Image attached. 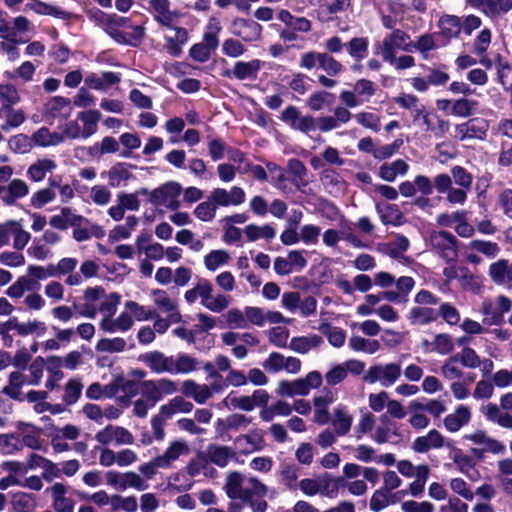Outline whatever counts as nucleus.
<instances>
[{"label": "nucleus", "instance_id": "f257e3e1", "mask_svg": "<svg viewBox=\"0 0 512 512\" xmlns=\"http://www.w3.org/2000/svg\"><path fill=\"white\" fill-rule=\"evenodd\" d=\"M401 373V365L398 363L375 364L368 368L363 380L368 384L379 383L382 387H390L400 379Z\"/></svg>", "mask_w": 512, "mask_h": 512}, {"label": "nucleus", "instance_id": "f03ea898", "mask_svg": "<svg viewBox=\"0 0 512 512\" xmlns=\"http://www.w3.org/2000/svg\"><path fill=\"white\" fill-rule=\"evenodd\" d=\"M463 438L479 446L471 449L472 455L478 460H483L486 453L494 455H501L505 453V445L490 437L487 432L483 430H475L471 433L465 434Z\"/></svg>", "mask_w": 512, "mask_h": 512}, {"label": "nucleus", "instance_id": "7ed1b4c3", "mask_svg": "<svg viewBox=\"0 0 512 512\" xmlns=\"http://www.w3.org/2000/svg\"><path fill=\"white\" fill-rule=\"evenodd\" d=\"M397 50L412 52L410 36L401 29H394L387 34L378 46V53L381 54L384 61L392 60Z\"/></svg>", "mask_w": 512, "mask_h": 512}, {"label": "nucleus", "instance_id": "20e7f679", "mask_svg": "<svg viewBox=\"0 0 512 512\" xmlns=\"http://www.w3.org/2000/svg\"><path fill=\"white\" fill-rule=\"evenodd\" d=\"M429 242L432 249L447 263L454 262L458 256V240L450 232L433 231L430 234Z\"/></svg>", "mask_w": 512, "mask_h": 512}, {"label": "nucleus", "instance_id": "39448f33", "mask_svg": "<svg viewBox=\"0 0 512 512\" xmlns=\"http://www.w3.org/2000/svg\"><path fill=\"white\" fill-rule=\"evenodd\" d=\"M182 187L178 182L169 181L149 193V201L155 206H164L170 210L180 207L179 196Z\"/></svg>", "mask_w": 512, "mask_h": 512}, {"label": "nucleus", "instance_id": "423d86ee", "mask_svg": "<svg viewBox=\"0 0 512 512\" xmlns=\"http://www.w3.org/2000/svg\"><path fill=\"white\" fill-rule=\"evenodd\" d=\"M94 438L102 446L132 445L134 443V436L128 429L112 424L96 432Z\"/></svg>", "mask_w": 512, "mask_h": 512}, {"label": "nucleus", "instance_id": "0eeeda50", "mask_svg": "<svg viewBox=\"0 0 512 512\" xmlns=\"http://www.w3.org/2000/svg\"><path fill=\"white\" fill-rule=\"evenodd\" d=\"M148 10L153 19L165 28H172L181 17L180 11L172 8L170 0H149Z\"/></svg>", "mask_w": 512, "mask_h": 512}, {"label": "nucleus", "instance_id": "6e6552de", "mask_svg": "<svg viewBox=\"0 0 512 512\" xmlns=\"http://www.w3.org/2000/svg\"><path fill=\"white\" fill-rule=\"evenodd\" d=\"M107 485L116 490L124 491L127 488H133L138 491H143L147 488L145 481L133 471L120 473L114 470H109L105 473Z\"/></svg>", "mask_w": 512, "mask_h": 512}, {"label": "nucleus", "instance_id": "1a4fd4ad", "mask_svg": "<svg viewBox=\"0 0 512 512\" xmlns=\"http://www.w3.org/2000/svg\"><path fill=\"white\" fill-rule=\"evenodd\" d=\"M281 120L292 129L308 134L317 129V118L311 115H302L295 106H288L281 114Z\"/></svg>", "mask_w": 512, "mask_h": 512}, {"label": "nucleus", "instance_id": "9d476101", "mask_svg": "<svg viewBox=\"0 0 512 512\" xmlns=\"http://www.w3.org/2000/svg\"><path fill=\"white\" fill-rule=\"evenodd\" d=\"M151 296L157 310L166 315H170V319L173 323H179L182 321V315L179 311L178 300L169 295L164 289H153Z\"/></svg>", "mask_w": 512, "mask_h": 512}, {"label": "nucleus", "instance_id": "9b49d317", "mask_svg": "<svg viewBox=\"0 0 512 512\" xmlns=\"http://www.w3.org/2000/svg\"><path fill=\"white\" fill-rule=\"evenodd\" d=\"M210 199L218 207L239 206L245 202V192L239 186H233L230 190L225 188H214L210 194Z\"/></svg>", "mask_w": 512, "mask_h": 512}, {"label": "nucleus", "instance_id": "f8f14e48", "mask_svg": "<svg viewBox=\"0 0 512 512\" xmlns=\"http://www.w3.org/2000/svg\"><path fill=\"white\" fill-rule=\"evenodd\" d=\"M333 429L339 436H346L353 425L354 415L348 405L339 403L337 404L332 413H330V421Z\"/></svg>", "mask_w": 512, "mask_h": 512}, {"label": "nucleus", "instance_id": "ddd939ff", "mask_svg": "<svg viewBox=\"0 0 512 512\" xmlns=\"http://www.w3.org/2000/svg\"><path fill=\"white\" fill-rule=\"evenodd\" d=\"M472 419L471 408L460 404L455 407L452 413L447 414L443 419L444 428L450 433H456L467 426Z\"/></svg>", "mask_w": 512, "mask_h": 512}, {"label": "nucleus", "instance_id": "4468645a", "mask_svg": "<svg viewBox=\"0 0 512 512\" xmlns=\"http://www.w3.org/2000/svg\"><path fill=\"white\" fill-rule=\"evenodd\" d=\"M236 448L244 454L260 451L264 448V432L261 429H253L247 434L235 438Z\"/></svg>", "mask_w": 512, "mask_h": 512}, {"label": "nucleus", "instance_id": "2eb2a0df", "mask_svg": "<svg viewBox=\"0 0 512 512\" xmlns=\"http://www.w3.org/2000/svg\"><path fill=\"white\" fill-rule=\"evenodd\" d=\"M190 451V445L186 440L174 439L169 443L163 454L158 457L162 462L163 469H170L175 461L181 456L189 455Z\"/></svg>", "mask_w": 512, "mask_h": 512}, {"label": "nucleus", "instance_id": "dca6fc26", "mask_svg": "<svg viewBox=\"0 0 512 512\" xmlns=\"http://www.w3.org/2000/svg\"><path fill=\"white\" fill-rule=\"evenodd\" d=\"M444 446H446V439L436 429H432L425 435L417 437L412 443V449L416 453H426L432 449H442Z\"/></svg>", "mask_w": 512, "mask_h": 512}, {"label": "nucleus", "instance_id": "f3484780", "mask_svg": "<svg viewBox=\"0 0 512 512\" xmlns=\"http://www.w3.org/2000/svg\"><path fill=\"white\" fill-rule=\"evenodd\" d=\"M170 34L165 35V50L173 57H178L182 53V47L188 41V32L185 28L175 24L172 28H167Z\"/></svg>", "mask_w": 512, "mask_h": 512}, {"label": "nucleus", "instance_id": "a211bd4d", "mask_svg": "<svg viewBox=\"0 0 512 512\" xmlns=\"http://www.w3.org/2000/svg\"><path fill=\"white\" fill-rule=\"evenodd\" d=\"M231 302L232 298L229 295L223 293L214 294L213 285L208 280L206 292L203 295V307L211 312L221 313L230 306Z\"/></svg>", "mask_w": 512, "mask_h": 512}, {"label": "nucleus", "instance_id": "6ab92c4d", "mask_svg": "<svg viewBox=\"0 0 512 512\" xmlns=\"http://www.w3.org/2000/svg\"><path fill=\"white\" fill-rule=\"evenodd\" d=\"M47 491L52 498V506L57 512H73L74 500L67 496L68 488L62 483H54Z\"/></svg>", "mask_w": 512, "mask_h": 512}, {"label": "nucleus", "instance_id": "aec40b11", "mask_svg": "<svg viewBox=\"0 0 512 512\" xmlns=\"http://www.w3.org/2000/svg\"><path fill=\"white\" fill-rule=\"evenodd\" d=\"M454 132V137L461 141L466 139H483L486 134V126L484 121L473 119L456 125Z\"/></svg>", "mask_w": 512, "mask_h": 512}, {"label": "nucleus", "instance_id": "412c9836", "mask_svg": "<svg viewBox=\"0 0 512 512\" xmlns=\"http://www.w3.org/2000/svg\"><path fill=\"white\" fill-rule=\"evenodd\" d=\"M170 362L169 374L171 375L190 374L199 368V361L187 353L171 355Z\"/></svg>", "mask_w": 512, "mask_h": 512}, {"label": "nucleus", "instance_id": "4be33fe9", "mask_svg": "<svg viewBox=\"0 0 512 512\" xmlns=\"http://www.w3.org/2000/svg\"><path fill=\"white\" fill-rule=\"evenodd\" d=\"M488 275L496 285L512 284V262L500 259L489 266Z\"/></svg>", "mask_w": 512, "mask_h": 512}, {"label": "nucleus", "instance_id": "5701e85b", "mask_svg": "<svg viewBox=\"0 0 512 512\" xmlns=\"http://www.w3.org/2000/svg\"><path fill=\"white\" fill-rule=\"evenodd\" d=\"M57 163L51 158H40L35 160L27 169L26 175L32 182H42L46 176L53 173Z\"/></svg>", "mask_w": 512, "mask_h": 512}, {"label": "nucleus", "instance_id": "b1692460", "mask_svg": "<svg viewBox=\"0 0 512 512\" xmlns=\"http://www.w3.org/2000/svg\"><path fill=\"white\" fill-rule=\"evenodd\" d=\"M28 385V376L20 370L12 371L8 375V384L3 387L2 393L17 401L23 400L22 387Z\"/></svg>", "mask_w": 512, "mask_h": 512}, {"label": "nucleus", "instance_id": "393cba45", "mask_svg": "<svg viewBox=\"0 0 512 512\" xmlns=\"http://www.w3.org/2000/svg\"><path fill=\"white\" fill-rule=\"evenodd\" d=\"M261 31L262 27L253 20L237 19L233 22V33L246 42L258 40Z\"/></svg>", "mask_w": 512, "mask_h": 512}, {"label": "nucleus", "instance_id": "a878e982", "mask_svg": "<svg viewBox=\"0 0 512 512\" xmlns=\"http://www.w3.org/2000/svg\"><path fill=\"white\" fill-rule=\"evenodd\" d=\"M182 394L192 398L198 404L206 403L212 397V388L206 384H198L192 379L182 382Z\"/></svg>", "mask_w": 512, "mask_h": 512}, {"label": "nucleus", "instance_id": "bb28decb", "mask_svg": "<svg viewBox=\"0 0 512 512\" xmlns=\"http://www.w3.org/2000/svg\"><path fill=\"white\" fill-rule=\"evenodd\" d=\"M262 66V62L258 59H253L251 61H237L234 64L233 70L224 72L223 75L231 76V74L237 78L238 80H253L256 79L258 72L260 71Z\"/></svg>", "mask_w": 512, "mask_h": 512}, {"label": "nucleus", "instance_id": "cd10ccee", "mask_svg": "<svg viewBox=\"0 0 512 512\" xmlns=\"http://www.w3.org/2000/svg\"><path fill=\"white\" fill-rule=\"evenodd\" d=\"M5 189L6 193L2 195V201L6 206L16 205L17 201L26 197L30 191L29 185L19 178L11 180Z\"/></svg>", "mask_w": 512, "mask_h": 512}, {"label": "nucleus", "instance_id": "c85d7f7f", "mask_svg": "<svg viewBox=\"0 0 512 512\" xmlns=\"http://www.w3.org/2000/svg\"><path fill=\"white\" fill-rule=\"evenodd\" d=\"M323 344V338L318 334L296 336L290 340L289 348L298 354H307L318 349Z\"/></svg>", "mask_w": 512, "mask_h": 512}, {"label": "nucleus", "instance_id": "c756f323", "mask_svg": "<svg viewBox=\"0 0 512 512\" xmlns=\"http://www.w3.org/2000/svg\"><path fill=\"white\" fill-rule=\"evenodd\" d=\"M19 436L21 437L22 447L26 446L32 450H41L42 441L40 439V430L30 423L19 422L17 424Z\"/></svg>", "mask_w": 512, "mask_h": 512}, {"label": "nucleus", "instance_id": "7c9ffc66", "mask_svg": "<svg viewBox=\"0 0 512 512\" xmlns=\"http://www.w3.org/2000/svg\"><path fill=\"white\" fill-rule=\"evenodd\" d=\"M334 402V396L331 392L325 395L316 396L313 399L314 403V416L313 420L319 425H326L330 421L329 406Z\"/></svg>", "mask_w": 512, "mask_h": 512}, {"label": "nucleus", "instance_id": "2f4dec72", "mask_svg": "<svg viewBox=\"0 0 512 512\" xmlns=\"http://www.w3.org/2000/svg\"><path fill=\"white\" fill-rule=\"evenodd\" d=\"M86 221L82 216L75 214L70 208L64 207L59 214L53 215L49 224L57 229L65 230L69 226H81Z\"/></svg>", "mask_w": 512, "mask_h": 512}, {"label": "nucleus", "instance_id": "473e14b6", "mask_svg": "<svg viewBox=\"0 0 512 512\" xmlns=\"http://www.w3.org/2000/svg\"><path fill=\"white\" fill-rule=\"evenodd\" d=\"M236 456L235 451L228 446L209 445L205 452L207 460L218 467H226L229 461Z\"/></svg>", "mask_w": 512, "mask_h": 512}, {"label": "nucleus", "instance_id": "72a5a7b5", "mask_svg": "<svg viewBox=\"0 0 512 512\" xmlns=\"http://www.w3.org/2000/svg\"><path fill=\"white\" fill-rule=\"evenodd\" d=\"M243 480V475L237 471L227 475L224 490L230 499L249 500L248 491L242 488Z\"/></svg>", "mask_w": 512, "mask_h": 512}, {"label": "nucleus", "instance_id": "f704fd0d", "mask_svg": "<svg viewBox=\"0 0 512 512\" xmlns=\"http://www.w3.org/2000/svg\"><path fill=\"white\" fill-rule=\"evenodd\" d=\"M121 77L115 72H103L102 74L91 73L86 76L85 83L92 89L106 91L108 88L120 82Z\"/></svg>", "mask_w": 512, "mask_h": 512}, {"label": "nucleus", "instance_id": "c9c22d12", "mask_svg": "<svg viewBox=\"0 0 512 512\" xmlns=\"http://www.w3.org/2000/svg\"><path fill=\"white\" fill-rule=\"evenodd\" d=\"M278 19L296 33H308L312 29V22L306 17L292 15L288 10L279 11Z\"/></svg>", "mask_w": 512, "mask_h": 512}, {"label": "nucleus", "instance_id": "e433bc0d", "mask_svg": "<svg viewBox=\"0 0 512 512\" xmlns=\"http://www.w3.org/2000/svg\"><path fill=\"white\" fill-rule=\"evenodd\" d=\"M411 325L425 326L437 319V312L430 307L414 306L407 313Z\"/></svg>", "mask_w": 512, "mask_h": 512}, {"label": "nucleus", "instance_id": "4c0bfd02", "mask_svg": "<svg viewBox=\"0 0 512 512\" xmlns=\"http://www.w3.org/2000/svg\"><path fill=\"white\" fill-rule=\"evenodd\" d=\"M0 118L4 121L1 130L8 131L21 126L26 120V115L22 109L0 107Z\"/></svg>", "mask_w": 512, "mask_h": 512}, {"label": "nucleus", "instance_id": "58836bf2", "mask_svg": "<svg viewBox=\"0 0 512 512\" xmlns=\"http://www.w3.org/2000/svg\"><path fill=\"white\" fill-rule=\"evenodd\" d=\"M440 34L447 40L456 38L462 31L461 18L455 15H443L438 21Z\"/></svg>", "mask_w": 512, "mask_h": 512}, {"label": "nucleus", "instance_id": "ea45409f", "mask_svg": "<svg viewBox=\"0 0 512 512\" xmlns=\"http://www.w3.org/2000/svg\"><path fill=\"white\" fill-rule=\"evenodd\" d=\"M144 363L155 373L162 374L170 372L171 356L153 351L143 356Z\"/></svg>", "mask_w": 512, "mask_h": 512}, {"label": "nucleus", "instance_id": "a19ab883", "mask_svg": "<svg viewBox=\"0 0 512 512\" xmlns=\"http://www.w3.org/2000/svg\"><path fill=\"white\" fill-rule=\"evenodd\" d=\"M32 141L39 147H52L61 144L64 137L61 133L52 132L46 127H41L32 134Z\"/></svg>", "mask_w": 512, "mask_h": 512}, {"label": "nucleus", "instance_id": "79ce46f5", "mask_svg": "<svg viewBox=\"0 0 512 512\" xmlns=\"http://www.w3.org/2000/svg\"><path fill=\"white\" fill-rule=\"evenodd\" d=\"M408 168V164L402 159H397L391 163H384L379 168V177L384 181L393 182L398 175H405Z\"/></svg>", "mask_w": 512, "mask_h": 512}, {"label": "nucleus", "instance_id": "37998d69", "mask_svg": "<svg viewBox=\"0 0 512 512\" xmlns=\"http://www.w3.org/2000/svg\"><path fill=\"white\" fill-rule=\"evenodd\" d=\"M244 234L248 241L255 242L259 239H273L276 236V230L272 224L268 223L261 226L249 224L244 228Z\"/></svg>", "mask_w": 512, "mask_h": 512}, {"label": "nucleus", "instance_id": "c03bdc74", "mask_svg": "<svg viewBox=\"0 0 512 512\" xmlns=\"http://www.w3.org/2000/svg\"><path fill=\"white\" fill-rule=\"evenodd\" d=\"M344 486L342 477H333L325 474L321 476L320 495L329 499H335L339 495L340 489Z\"/></svg>", "mask_w": 512, "mask_h": 512}, {"label": "nucleus", "instance_id": "a18cd8bd", "mask_svg": "<svg viewBox=\"0 0 512 512\" xmlns=\"http://www.w3.org/2000/svg\"><path fill=\"white\" fill-rule=\"evenodd\" d=\"M231 260L230 253L223 249L211 250L204 256V266L208 271L215 272L227 265Z\"/></svg>", "mask_w": 512, "mask_h": 512}, {"label": "nucleus", "instance_id": "49530a36", "mask_svg": "<svg viewBox=\"0 0 512 512\" xmlns=\"http://www.w3.org/2000/svg\"><path fill=\"white\" fill-rule=\"evenodd\" d=\"M45 109L51 117L67 118L71 113L70 100L61 96L53 97L47 102Z\"/></svg>", "mask_w": 512, "mask_h": 512}, {"label": "nucleus", "instance_id": "de8ad7c7", "mask_svg": "<svg viewBox=\"0 0 512 512\" xmlns=\"http://www.w3.org/2000/svg\"><path fill=\"white\" fill-rule=\"evenodd\" d=\"M277 394L285 397L293 398L295 396H306V386L301 378L289 381L282 380L279 382Z\"/></svg>", "mask_w": 512, "mask_h": 512}, {"label": "nucleus", "instance_id": "09e8293b", "mask_svg": "<svg viewBox=\"0 0 512 512\" xmlns=\"http://www.w3.org/2000/svg\"><path fill=\"white\" fill-rule=\"evenodd\" d=\"M49 376L46 380L45 387L54 390L58 387L59 382L63 379L64 374L61 371L62 358L59 356H51L47 359Z\"/></svg>", "mask_w": 512, "mask_h": 512}, {"label": "nucleus", "instance_id": "8fccbe9b", "mask_svg": "<svg viewBox=\"0 0 512 512\" xmlns=\"http://www.w3.org/2000/svg\"><path fill=\"white\" fill-rule=\"evenodd\" d=\"M280 477L286 489L296 490L299 483V467L294 463H283L280 467Z\"/></svg>", "mask_w": 512, "mask_h": 512}, {"label": "nucleus", "instance_id": "3c124183", "mask_svg": "<svg viewBox=\"0 0 512 512\" xmlns=\"http://www.w3.org/2000/svg\"><path fill=\"white\" fill-rule=\"evenodd\" d=\"M11 328L14 329L20 336H28L32 334H44L46 332V325L44 322L33 319L27 322H9Z\"/></svg>", "mask_w": 512, "mask_h": 512}, {"label": "nucleus", "instance_id": "603ef678", "mask_svg": "<svg viewBox=\"0 0 512 512\" xmlns=\"http://www.w3.org/2000/svg\"><path fill=\"white\" fill-rule=\"evenodd\" d=\"M101 118V113L98 110H88L80 112L78 119L83 122L82 137L88 138L95 134L97 131V124Z\"/></svg>", "mask_w": 512, "mask_h": 512}, {"label": "nucleus", "instance_id": "864d4df0", "mask_svg": "<svg viewBox=\"0 0 512 512\" xmlns=\"http://www.w3.org/2000/svg\"><path fill=\"white\" fill-rule=\"evenodd\" d=\"M393 496L386 489H376L369 500V508L372 512H381L394 504Z\"/></svg>", "mask_w": 512, "mask_h": 512}, {"label": "nucleus", "instance_id": "5fc2aeb1", "mask_svg": "<svg viewBox=\"0 0 512 512\" xmlns=\"http://www.w3.org/2000/svg\"><path fill=\"white\" fill-rule=\"evenodd\" d=\"M458 361L457 356H452L443 362L440 372L444 379L453 382L464 378L465 372L459 366Z\"/></svg>", "mask_w": 512, "mask_h": 512}, {"label": "nucleus", "instance_id": "6e6d98bb", "mask_svg": "<svg viewBox=\"0 0 512 512\" xmlns=\"http://www.w3.org/2000/svg\"><path fill=\"white\" fill-rule=\"evenodd\" d=\"M468 249L476 251L488 259L495 258L500 253V247L496 242L474 239L468 243Z\"/></svg>", "mask_w": 512, "mask_h": 512}, {"label": "nucleus", "instance_id": "4d7b16f0", "mask_svg": "<svg viewBox=\"0 0 512 512\" xmlns=\"http://www.w3.org/2000/svg\"><path fill=\"white\" fill-rule=\"evenodd\" d=\"M21 102L20 93L12 83L0 84V107H14Z\"/></svg>", "mask_w": 512, "mask_h": 512}, {"label": "nucleus", "instance_id": "13d9d810", "mask_svg": "<svg viewBox=\"0 0 512 512\" xmlns=\"http://www.w3.org/2000/svg\"><path fill=\"white\" fill-rule=\"evenodd\" d=\"M83 390V383L80 378L74 377L67 381L64 386V393L62 396V400L67 405L75 404Z\"/></svg>", "mask_w": 512, "mask_h": 512}, {"label": "nucleus", "instance_id": "bf43d9fd", "mask_svg": "<svg viewBox=\"0 0 512 512\" xmlns=\"http://www.w3.org/2000/svg\"><path fill=\"white\" fill-rule=\"evenodd\" d=\"M125 309L132 315V319L136 321L141 322L155 318V310L153 308L132 300L125 302Z\"/></svg>", "mask_w": 512, "mask_h": 512}, {"label": "nucleus", "instance_id": "052dcab7", "mask_svg": "<svg viewBox=\"0 0 512 512\" xmlns=\"http://www.w3.org/2000/svg\"><path fill=\"white\" fill-rule=\"evenodd\" d=\"M412 52L418 51L423 59H428L429 53L437 48L433 34L425 33L411 42Z\"/></svg>", "mask_w": 512, "mask_h": 512}, {"label": "nucleus", "instance_id": "680f3d73", "mask_svg": "<svg viewBox=\"0 0 512 512\" xmlns=\"http://www.w3.org/2000/svg\"><path fill=\"white\" fill-rule=\"evenodd\" d=\"M511 9L512 0H486L483 14L491 19H495L502 14H506Z\"/></svg>", "mask_w": 512, "mask_h": 512}, {"label": "nucleus", "instance_id": "e2e57ef3", "mask_svg": "<svg viewBox=\"0 0 512 512\" xmlns=\"http://www.w3.org/2000/svg\"><path fill=\"white\" fill-rule=\"evenodd\" d=\"M126 346L125 339L121 337L102 338L96 343L95 350L99 353H120Z\"/></svg>", "mask_w": 512, "mask_h": 512}, {"label": "nucleus", "instance_id": "0e129e2a", "mask_svg": "<svg viewBox=\"0 0 512 512\" xmlns=\"http://www.w3.org/2000/svg\"><path fill=\"white\" fill-rule=\"evenodd\" d=\"M319 330L327 337L331 346L340 348L345 344L346 332L342 328L325 323L320 325Z\"/></svg>", "mask_w": 512, "mask_h": 512}, {"label": "nucleus", "instance_id": "69168bd1", "mask_svg": "<svg viewBox=\"0 0 512 512\" xmlns=\"http://www.w3.org/2000/svg\"><path fill=\"white\" fill-rule=\"evenodd\" d=\"M11 504L16 512H32L36 507L34 496L25 492L14 493Z\"/></svg>", "mask_w": 512, "mask_h": 512}, {"label": "nucleus", "instance_id": "338daca9", "mask_svg": "<svg viewBox=\"0 0 512 512\" xmlns=\"http://www.w3.org/2000/svg\"><path fill=\"white\" fill-rule=\"evenodd\" d=\"M477 105L478 102L475 100L459 98L453 101L452 108L449 113L458 117H469L475 112Z\"/></svg>", "mask_w": 512, "mask_h": 512}, {"label": "nucleus", "instance_id": "774afa93", "mask_svg": "<svg viewBox=\"0 0 512 512\" xmlns=\"http://www.w3.org/2000/svg\"><path fill=\"white\" fill-rule=\"evenodd\" d=\"M0 451L5 455H14L22 451L20 436L14 433L0 434Z\"/></svg>", "mask_w": 512, "mask_h": 512}]
</instances>
